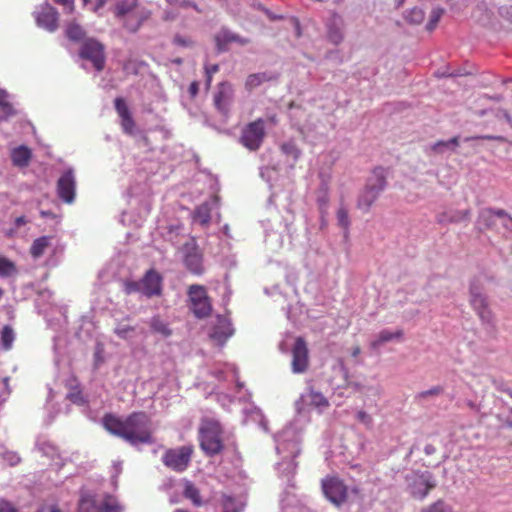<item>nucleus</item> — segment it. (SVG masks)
Here are the masks:
<instances>
[{"label": "nucleus", "mask_w": 512, "mask_h": 512, "mask_svg": "<svg viewBox=\"0 0 512 512\" xmlns=\"http://www.w3.org/2000/svg\"><path fill=\"white\" fill-rule=\"evenodd\" d=\"M102 422L110 434L122 438L133 446L154 443L151 418L143 411L133 412L125 418L108 413Z\"/></svg>", "instance_id": "1"}, {"label": "nucleus", "mask_w": 512, "mask_h": 512, "mask_svg": "<svg viewBox=\"0 0 512 512\" xmlns=\"http://www.w3.org/2000/svg\"><path fill=\"white\" fill-rule=\"evenodd\" d=\"M223 429L214 419H203L199 428L200 447L207 456H215L224 449Z\"/></svg>", "instance_id": "2"}, {"label": "nucleus", "mask_w": 512, "mask_h": 512, "mask_svg": "<svg viewBox=\"0 0 512 512\" xmlns=\"http://www.w3.org/2000/svg\"><path fill=\"white\" fill-rule=\"evenodd\" d=\"M194 454L192 445H183L167 449L162 455V463L168 469L182 473L190 466Z\"/></svg>", "instance_id": "3"}, {"label": "nucleus", "mask_w": 512, "mask_h": 512, "mask_svg": "<svg viewBox=\"0 0 512 512\" xmlns=\"http://www.w3.org/2000/svg\"><path fill=\"white\" fill-rule=\"evenodd\" d=\"M373 174L375 176L374 181L370 180L367 183L357 200V207L364 213L370 210L386 186V179L382 168H376Z\"/></svg>", "instance_id": "4"}, {"label": "nucleus", "mask_w": 512, "mask_h": 512, "mask_svg": "<svg viewBox=\"0 0 512 512\" xmlns=\"http://www.w3.org/2000/svg\"><path fill=\"white\" fill-rule=\"evenodd\" d=\"M266 137L265 121L258 118L246 124L239 137V143L251 152L258 151Z\"/></svg>", "instance_id": "5"}, {"label": "nucleus", "mask_w": 512, "mask_h": 512, "mask_svg": "<svg viewBox=\"0 0 512 512\" xmlns=\"http://www.w3.org/2000/svg\"><path fill=\"white\" fill-rule=\"evenodd\" d=\"M478 221L489 230L512 232V217L502 209H485L480 212Z\"/></svg>", "instance_id": "6"}, {"label": "nucleus", "mask_w": 512, "mask_h": 512, "mask_svg": "<svg viewBox=\"0 0 512 512\" xmlns=\"http://www.w3.org/2000/svg\"><path fill=\"white\" fill-rule=\"evenodd\" d=\"M188 296L191 302V310L197 318L203 319L211 315L212 304L204 286L191 285L188 288Z\"/></svg>", "instance_id": "7"}, {"label": "nucleus", "mask_w": 512, "mask_h": 512, "mask_svg": "<svg viewBox=\"0 0 512 512\" xmlns=\"http://www.w3.org/2000/svg\"><path fill=\"white\" fill-rule=\"evenodd\" d=\"M325 497L334 505L341 506L348 499V487L336 476H327L321 482Z\"/></svg>", "instance_id": "8"}, {"label": "nucleus", "mask_w": 512, "mask_h": 512, "mask_svg": "<svg viewBox=\"0 0 512 512\" xmlns=\"http://www.w3.org/2000/svg\"><path fill=\"white\" fill-rule=\"evenodd\" d=\"M183 263L186 269L194 275H202L204 272L203 254L196 241L192 239L182 247Z\"/></svg>", "instance_id": "9"}, {"label": "nucleus", "mask_w": 512, "mask_h": 512, "mask_svg": "<svg viewBox=\"0 0 512 512\" xmlns=\"http://www.w3.org/2000/svg\"><path fill=\"white\" fill-rule=\"evenodd\" d=\"M80 56L92 62L97 71H102L105 66L104 46L95 39H87L83 42Z\"/></svg>", "instance_id": "10"}, {"label": "nucleus", "mask_w": 512, "mask_h": 512, "mask_svg": "<svg viewBox=\"0 0 512 512\" xmlns=\"http://www.w3.org/2000/svg\"><path fill=\"white\" fill-rule=\"evenodd\" d=\"M291 368L295 374H301L307 371L309 367V350L306 341L302 337H297L292 347Z\"/></svg>", "instance_id": "11"}, {"label": "nucleus", "mask_w": 512, "mask_h": 512, "mask_svg": "<svg viewBox=\"0 0 512 512\" xmlns=\"http://www.w3.org/2000/svg\"><path fill=\"white\" fill-rule=\"evenodd\" d=\"M234 97L233 85L227 81L221 82L217 86V91L214 94L213 102L216 109L227 115L230 111V105Z\"/></svg>", "instance_id": "12"}, {"label": "nucleus", "mask_w": 512, "mask_h": 512, "mask_svg": "<svg viewBox=\"0 0 512 512\" xmlns=\"http://www.w3.org/2000/svg\"><path fill=\"white\" fill-rule=\"evenodd\" d=\"M76 181L72 170L66 171L57 181L58 197L71 204L75 199Z\"/></svg>", "instance_id": "13"}, {"label": "nucleus", "mask_w": 512, "mask_h": 512, "mask_svg": "<svg viewBox=\"0 0 512 512\" xmlns=\"http://www.w3.org/2000/svg\"><path fill=\"white\" fill-rule=\"evenodd\" d=\"M140 281L142 294L146 297L151 298L162 294L163 278L156 270H148Z\"/></svg>", "instance_id": "14"}, {"label": "nucleus", "mask_w": 512, "mask_h": 512, "mask_svg": "<svg viewBox=\"0 0 512 512\" xmlns=\"http://www.w3.org/2000/svg\"><path fill=\"white\" fill-rule=\"evenodd\" d=\"M344 26L343 17L336 12H332L326 21L327 37L331 43L338 45L343 41Z\"/></svg>", "instance_id": "15"}, {"label": "nucleus", "mask_w": 512, "mask_h": 512, "mask_svg": "<svg viewBox=\"0 0 512 512\" xmlns=\"http://www.w3.org/2000/svg\"><path fill=\"white\" fill-rule=\"evenodd\" d=\"M38 26L53 32L58 28V12L50 4H44L36 12Z\"/></svg>", "instance_id": "16"}, {"label": "nucleus", "mask_w": 512, "mask_h": 512, "mask_svg": "<svg viewBox=\"0 0 512 512\" xmlns=\"http://www.w3.org/2000/svg\"><path fill=\"white\" fill-rule=\"evenodd\" d=\"M436 487L435 481L429 473L420 475L412 484V495L415 498L423 500L429 492Z\"/></svg>", "instance_id": "17"}, {"label": "nucleus", "mask_w": 512, "mask_h": 512, "mask_svg": "<svg viewBox=\"0 0 512 512\" xmlns=\"http://www.w3.org/2000/svg\"><path fill=\"white\" fill-rule=\"evenodd\" d=\"M150 17V12L147 10H136L126 14L124 17H118L123 21L124 28L134 33L140 29L143 23Z\"/></svg>", "instance_id": "18"}, {"label": "nucleus", "mask_w": 512, "mask_h": 512, "mask_svg": "<svg viewBox=\"0 0 512 512\" xmlns=\"http://www.w3.org/2000/svg\"><path fill=\"white\" fill-rule=\"evenodd\" d=\"M215 42L219 51H225L227 49L228 44L232 42H237L241 45H246L249 43V40L246 38H241L239 35L234 34L227 29H222L219 33L215 35Z\"/></svg>", "instance_id": "19"}, {"label": "nucleus", "mask_w": 512, "mask_h": 512, "mask_svg": "<svg viewBox=\"0 0 512 512\" xmlns=\"http://www.w3.org/2000/svg\"><path fill=\"white\" fill-rule=\"evenodd\" d=\"M182 486L183 497L189 500L193 506L202 507L205 504V501L201 496L200 489L192 481L183 479Z\"/></svg>", "instance_id": "20"}, {"label": "nucleus", "mask_w": 512, "mask_h": 512, "mask_svg": "<svg viewBox=\"0 0 512 512\" xmlns=\"http://www.w3.org/2000/svg\"><path fill=\"white\" fill-rule=\"evenodd\" d=\"M233 330L230 323L225 318H219V324L212 329L210 338L218 344H224L232 335Z\"/></svg>", "instance_id": "21"}, {"label": "nucleus", "mask_w": 512, "mask_h": 512, "mask_svg": "<svg viewBox=\"0 0 512 512\" xmlns=\"http://www.w3.org/2000/svg\"><path fill=\"white\" fill-rule=\"evenodd\" d=\"M302 400L310 406L318 409H324L329 407V401L320 392L310 388L305 395H302Z\"/></svg>", "instance_id": "22"}, {"label": "nucleus", "mask_w": 512, "mask_h": 512, "mask_svg": "<svg viewBox=\"0 0 512 512\" xmlns=\"http://www.w3.org/2000/svg\"><path fill=\"white\" fill-rule=\"evenodd\" d=\"M31 150L26 146L14 148L11 152V159L15 166L26 167L31 160Z\"/></svg>", "instance_id": "23"}, {"label": "nucleus", "mask_w": 512, "mask_h": 512, "mask_svg": "<svg viewBox=\"0 0 512 512\" xmlns=\"http://www.w3.org/2000/svg\"><path fill=\"white\" fill-rule=\"evenodd\" d=\"M68 388L67 399L77 405L85 403L79 381L76 377L71 378L66 384Z\"/></svg>", "instance_id": "24"}, {"label": "nucleus", "mask_w": 512, "mask_h": 512, "mask_svg": "<svg viewBox=\"0 0 512 512\" xmlns=\"http://www.w3.org/2000/svg\"><path fill=\"white\" fill-rule=\"evenodd\" d=\"M277 76L269 74L267 72H261V73H254L250 74L245 81V88L248 91L253 90L254 88L260 86L264 82L276 80Z\"/></svg>", "instance_id": "25"}, {"label": "nucleus", "mask_w": 512, "mask_h": 512, "mask_svg": "<svg viewBox=\"0 0 512 512\" xmlns=\"http://www.w3.org/2000/svg\"><path fill=\"white\" fill-rule=\"evenodd\" d=\"M52 236H42L35 239L30 247V254L34 259L44 255L47 248L51 246Z\"/></svg>", "instance_id": "26"}, {"label": "nucleus", "mask_w": 512, "mask_h": 512, "mask_svg": "<svg viewBox=\"0 0 512 512\" xmlns=\"http://www.w3.org/2000/svg\"><path fill=\"white\" fill-rule=\"evenodd\" d=\"M403 337V331L397 330L395 332H391L389 330H382L377 338L371 342L370 346L372 349H377L382 344L389 342L394 339H401Z\"/></svg>", "instance_id": "27"}, {"label": "nucleus", "mask_w": 512, "mask_h": 512, "mask_svg": "<svg viewBox=\"0 0 512 512\" xmlns=\"http://www.w3.org/2000/svg\"><path fill=\"white\" fill-rule=\"evenodd\" d=\"M470 304L473 309L481 308L488 303L487 297L481 292V288L475 284L470 285Z\"/></svg>", "instance_id": "28"}, {"label": "nucleus", "mask_w": 512, "mask_h": 512, "mask_svg": "<svg viewBox=\"0 0 512 512\" xmlns=\"http://www.w3.org/2000/svg\"><path fill=\"white\" fill-rule=\"evenodd\" d=\"M138 0H118L114 7V14L118 17H124L130 12L136 11Z\"/></svg>", "instance_id": "29"}, {"label": "nucleus", "mask_w": 512, "mask_h": 512, "mask_svg": "<svg viewBox=\"0 0 512 512\" xmlns=\"http://www.w3.org/2000/svg\"><path fill=\"white\" fill-rule=\"evenodd\" d=\"M151 331L162 335L163 337H169L172 335V330L169 328L168 323L163 321L160 316H154L149 322Z\"/></svg>", "instance_id": "30"}, {"label": "nucleus", "mask_w": 512, "mask_h": 512, "mask_svg": "<svg viewBox=\"0 0 512 512\" xmlns=\"http://www.w3.org/2000/svg\"><path fill=\"white\" fill-rule=\"evenodd\" d=\"M129 321V317H126L125 319L118 321L115 328L114 333L121 339H128L130 338L136 330L135 326L130 325L127 323Z\"/></svg>", "instance_id": "31"}, {"label": "nucleus", "mask_w": 512, "mask_h": 512, "mask_svg": "<svg viewBox=\"0 0 512 512\" xmlns=\"http://www.w3.org/2000/svg\"><path fill=\"white\" fill-rule=\"evenodd\" d=\"M477 313L478 317L480 318L483 325H487L493 329L496 327V319L492 312V310L489 308V304L486 303L481 308L474 309Z\"/></svg>", "instance_id": "32"}, {"label": "nucleus", "mask_w": 512, "mask_h": 512, "mask_svg": "<svg viewBox=\"0 0 512 512\" xmlns=\"http://www.w3.org/2000/svg\"><path fill=\"white\" fill-rule=\"evenodd\" d=\"M123 508L116 497L106 495L98 507V512H122Z\"/></svg>", "instance_id": "33"}, {"label": "nucleus", "mask_w": 512, "mask_h": 512, "mask_svg": "<svg viewBox=\"0 0 512 512\" xmlns=\"http://www.w3.org/2000/svg\"><path fill=\"white\" fill-rule=\"evenodd\" d=\"M65 32L66 36L74 42L81 41L85 36L83 28L74 21L70 22L67 25Z\"/></svg>", "instance_id": "34"}, {"label": "nucleus", "mask_w": 512, "mask_h": 512, "mask_svg": "<svg viewBox=\"0 0 512 512\" xmlns=\"http://www.w3.org/2000/svg\"><path fill=\"white\" fill-rule=\"evenodd\" d=\"M425 18V13L422 9L414 7L404 14V19L411 25H420Z\"/></svg>", "instance_id": "35"}, {"label": "nucleus", "mask_w": 512, "mask_h": 512, "mask_svg": "<svg viewBox=\"0 0 512 512\" xmlns=\"http://www.w3.org/2000/svg\"><path fill=\"white\" fill-rule=\"evenodd\" d=\"M194 218L201 225H207L211 220L210 206L207 203H204L196 207Z\"/></svg>", "instance_id": "36"}, {"label": "nucleus", "mask_w": 512, "mask_h": 512, "mask_svg": "<svg viewBox=\"0 0 512 512\" xmlns=\"http://www.w3.org/2000/svg\"><path fill=\"white\" fill-rule=\"evenodd\" d=\"M1 345L4 350H10L15 340V333L11 326L5 325L1 331Z\"/></svg>", "instance_id": "37"}, {"label": "nucleus", "mask_w": 512, "mask_h": 512, "mask_svg": "<svg viewBox=\"0 0 512 512\" xmlns=\"http://www.w3.org/2000/svg\"><path fill=\"white\" fill-rule=\"evenodd\" d=\"M16 273V264L10 259L0 256V277H10Z\"/></svg>", "instance_id": "38"}, {"label": "nucleus", "mask_w": 512, "mask_h": 512, "mask_svg": "<svg viewBox=\"0 0 512 512\" xmlns=\"http://www.w3.org/2000/svg\"><path fill=\"white\" fill-rule=\"evenodd\" d=\"M222 512H242L243 505L229 495L222 496Z\"/></svg>", "instance_id": "39"}, {"label": "nucleus", "mask_w": 512, "mask_h": 512, "mask_svg": "<svg viewBox=\"0 0 512 512\" xmlns=\"http://www.w3.org/2000/svg\"><path fill=\"white\" fill-rule=\"evenodd\" d=\"M336 218L338 225L347 233L349 231L351 222L348 210L343 205H341L337 210Z\"/></svg>", "instance_id": "40"}, {"label": "nucleus", "mask_w": 512, "mask_h": 512, "mask_svg": "<svg viewBox=\"0 0 512 512\" xmlns=\"http://www.w3.org/2000/svg\"><path fill=\"white\" fill-rule=\"evenodd\" d=\"M421 512H454L452 507L446 504L442 499H439L430 505L421 509Z\"/></svg>", "instance_id": "41"}, {"label": "nucleus", "mask_w": 512, "mask_h": 512, "mask_svg": "<svg viewBox=\"0 0 512 512\" xmlns=\"http://www.w3.org/2000/svg\"><path fill=\"white\" fill-rule=\"evenodd\" d=\"M443 14L444 10L442 8L433 9L430 13L429 20L426 24V30L433 31L437 27Z\"/></svg>", "instance_id": "42"}, {"label": "nucleus", "mask_w": 512, "mask_h": 512, "mask_svg": "<svg viewBox=\"0 0 512 512\" xmlns=\"http://www.w3.org/2000/svg\"><path fill=\"white\" fill-rule=\"evenodd\" d=\"M15 114V110L11 103L0 98V122L7 120L10 116Z\"/></svg>", "instance_id": "43"}, {"label": "nucleus", "mask_w": 512, "mask_h": 512, "mask_svg": "<svg viewBox=\"0 0 512 512\" xmlns=\"http://www.w3.org/2000/svg\"><path fill=\"white\" fill-rule=\"evenodd\" d=\"M114 106H115V110H116L118 116L120 117V119L131 115L129 108L123 98L117 97L114 100Z\"/></svg>", "instance_id": "44"}, {"label": "nucleus", "mask_w": 512, "mask_h": 512, "mask_svg": "<svg viewBox=\"0 0 512 512\" xmlns=\"http://www.w3.org/2000/svg\"><path fill=\"white\" fill-rule=\"evenodd\" d=\"M281 151L294 159H298L300 156V150L293 141L285 142L281 145Z\"/></svg>", "instance_id": "45"}, {"label": "nucleus", "mask_w": 512, "mask_h": 512, "mask_svg": "<svg viewBox=\"0 0 512 512\" xmlns=\"http://www.w3.org/2000/svg\"><path fill=\"white\" fill-rule=\"evenodd\" d=\"M444 392V388L442 386H434L428 390H424V391H421L419 392L417 395H416V398L417 399H426L428 397H434V396H439L441 395L442 393Z\"/></svg>", "instance_id": "46"}, {"label": "nucleus", "mask_w": 512, "mask_h": 512, "mask_svg": "<svg viewBox=\"0 0 512 512\" xmlns=\"http://www.w3.org/2000/svg\"><path fill=\"white\" fill-rule=\"evenodd\" d=\"M121 120V127L126 134L132 135L135 129V121L132 115L123 117Z\"/></svg>", "instance_id": "47"}, {"label": "nucleus", "mask_w": 512, "mask_h": 512, "mask_svg": "<svg viewBox=\"0 0 512 512\" xmlns=\"http://www.w3.org/2000/svg\"><path fill=\"white\" fill-rule=\"evenodd\" d=\"M124 291L127 295L135 292L142 293L141 281H126L124 283Z\"/></svg>", "instance_id": "48"}, {"label": "nucleus", "mask_w": 512, "mask_h": 512, "mask_svg": "<svg viewBox=\"0 0 512 512\" xmlns=\"http://www.w3.org/2000/svg\"><path fill=\"white\" fill-rule=\"evenodd\" d=\"M356 418L360 423L365 425L367 428H369V429L372 428L373 418L367 412H365L363 410L358 411V413L356 414Z\"/></svg>", "instance_id": "49"}, {"label": "nucleus", "mask_w": 512, "mask_h": 512, "mask_svg": "<svg viewBox=\"0 0 512 512\" xmlns=\"http://www.w3.org/2000/svg\"><path fill=\"white\" fill-rule=\"evenodd\" d=\"M173 44L181 47H192L194 42L191 38L176 34L173 38Z\"/></svg>", "instance_id": "50"}, {"label": "nucleus", "mask_w": 512, "mask_h": 512, "mask_svg": "<svg viewBox=\"0 0 512 512\" xmlns=\"http://www.w3.org/2000/svg\"><path fill=\"white\" fill-rule=\"evenodd\" d=\"M174 4L178 7L182 8H188L191 7L197 12H202V10L198 7L196 3H194L192 0H174Z\"/></svg>", "instance_id": "51"}, {"label": "nucleus", "mask_w": 512, "mask_h": 512, "mask_svg": "<svg viewBox=\"0 0 512 512\" xmlns=\"http://www.w3.org/2000/svg\"><path fill=\"white\" fill-rule=\"evenodd\" d=\"M3 457L10 466H15L20 462V457L14 452H6Z\"/></svg>", "instance_id": "52"}, {"label": "nucleus", "mask_w": 512, "mask_h": 512, "mask_svg": "<svg viewBox=\"0 0 512 512\" xmlns=\"http://www.w3.org/2000/svg\"><path fill=\"white\" fill-rule=\"evenodd\" d=\"M0 512H18V510L11 502L5 499H0Z\"/></svg>", "instance_id": "53"}, {"label": "nucleus", "mask_w": 512, "mask_h": 512, "mask_svg": "<svg viewBox=\"0 0 512 512\" xmlns=\"http://www.w3.org/2000/svg\"><path fill=\"white\" fill-rule=\"evenodd\" d=\"M318 205H319L320 214H322V216L327 215V209H328V205H329L328 197L324 196V197L319 198Z\"/></svg>", "instance_id": "54"}, {"label": "nucleus", "mask_w": 512, "mask_h": 512, "mask_svg": "<svg viewBox=\"0 0 512 512\" xmlns=\"http://www.w3.org/2000/svg\"><path fill=\"white\" fill-rule=\"evenodd\" d=\"M448 144L458 145V137H453L452 139H450L447 142H445V141H438L437 143H435L432 146V150L435 151V152H438L439 148L441 146H447Z\"/></svg>", "instance_id": "55"}, {"label": "nucleus", "mask_w": 512, "mask_h": 512, "mask_svg": "<svg viewBox=\"0 0 512 512\" xmlns=\"http://www.w3.org/2000/svg\"><path fill=\"white\" fill-rule=\"evenodd\" d=\"M472 139H482V140H495L504 142L506 139L503 136H494V135H482V136H475L471 138H466V141L472 140Z\"/></svg>", "instance_id": "56"}, {"label": "nucleus", "mask_w": 512, "mask_h": 512, "mask_svg": "<svg viewBox=\"0 0 512 512\" xmlns=\"http://www.w3.org/2000/svg\"><path fill=\"white\" fill-rule=\"evenodd\" d=\"M54 2L67 8L69 12H72L74 9V0H54Z\"/></svg>", "instance_id": "57"}, {"label": "nucleus", "mask_w": 512, "mask_h": 512, "mask_svg": "<svg viewBox=\"0 0 512 512\" xmlns=\"http://www.w3.org/2000/svg\"><path fill=\"white\" fill-rule=\"evenodd\" d=\"M191 98H195L199 92V83L197 81L191 82L188 88Z\"/></svg>", "instance_id": "58"}, {"label": "nucleus", "mask_w": 512, "mask_h": 512, "mask_svg": "<svg viewBox=\"0 0 512 512\" xmlns=\"http://www.w3.org/2000/svg\"><path fill=\"white\" fill-rule=\"evenodd\" d=\"M219 71V65L218 64H212L205 67V73L206 75H211L217 73Z\"/></svg>", "instance_id": "59"}, {"label": "nucleus", "mask_w": 512, "mask_h": 512, "mask_svg": "<svg viewBox=\"0 0 512 512\" xmlns=\"http://www.w3.org/2000/svg\"><path fill=\"white\" fill-rule=\"evenodd\" d=\"M503 423L506 427L512 429V408L509 409L508 416L503 420Z\"/></svg>", "instance_id": "60"}, {"label": "nucleus", "mask_w": 512, "mask_h": 512, "mask_svg": "<svg viewBox=\"0 0 512 512\" xmlns=\"http://www.w3.org/2000/svg\"><path fill=\"white\" fill-rule=\"evenodd\" d=\"M503 118L508 122V124L512 127V116L506 110H500Z\"/></svg>", "instance_id": "61"}, {"label": "nucleus", "mask_w": 512, "mask_h": 512, "mask_svg": "<svg viewBox=\"0 0 512 512\" xmlns=\"http://www.w3.org/2000/svg\"><path fill=\"white\" fill-rule=\"evenodd\" d=\"M360 353H361V348H360V346L357 345L352 348L351 356L353 358H357L360 355Z\"/></svg>", "instance_id": "62"}, {"label": "nucleus", "mask_w": 512, "mask_h": 512, "mask_svg": "<svg viewBox=\"0 0 512 512\" xmlns=\"http://www.w3.org/2000/svg\"><path fill=\"white\" fill-rule=\"evenodd\" d=\"M15 223L17 226H22V225H25L27 223V221L24 216H20V217L16 218Z\"/></svg>", "instance_id": "63"}, {"label": "nucleus", "mask_w": 512, "mask_h": 512, "mask_svg": "<svg viewBox=\"0 0 512 512\" xmlns=\"http://www.w3.org/2000/svg\"><path fill=\"white\" fill-rule=\"evenodd\" d=\"M107 0H97L95 11L102 8L106 4Z\"/></svg>", "instance_id": "64"}]
</instances>
